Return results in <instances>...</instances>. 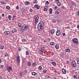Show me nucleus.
Wrapping results in <instances>:
<instances>
[{
  "mask_svg": "<svg viewBox=\"0 0 79 79\" xmlns=\"http://www.w3.org/2000/svg\"><path fill=\"white\" fill-rule=\"evenodd\" d=\"M1 3L3 5H4L5 4V3L4 2H1Z\"/></svg>",
  "mask_w": 79,
  "mask_h": 79,
  "instance_id": "obj_45",
  "label": "nucleus"
},
{
  "mask_svg": "<svg viewBox=\"0 0 79 79\" xmlns=\"http://www.w3.org/2000/svg\"><path fill=\"white\" fill-rule=\"evenodd\" d=\"M60 13L58 12H57V11H56L55 12V14H56V15H57L59 14Z\"/></svg>",
  "mask_w": 79,
  "mask_h": 79,
  "instance_id": "obj_24",
  "label": "nucleus"
},
{
  "mask_svg": "<svg viewBox=\"0 0 79 79\" xmlns=\"http://www.w3.org/2000/svg\"><path fill=\"white\" fill-rule=\"evenodd\" d=\"M43 72L44 73H46L48 72V71L47 70L44 69L43 70Z\"/></svg>",
  "mask_w": 79,
  "mask_h": 79,
  "instance_id": "obj_29",
  "label": "nucleus"
},
{
  "mask_svg": "<svg viewBox=\"0 0 79 79\" xmlns=\"http://www.w3.org/2000/svg\"><path fill=\"white\" fill-rule=\"evenodd\" d=\"M26 52V55H28L29 54V52L28 51H26V52Z\"/></svg>",
  "mask_w": 79,
  "mask_h": 79,
  "instance_id": "obj_25",
  "label": "nucleus"
},
{
  "mask_svg": "<svg viewBox=\"0 0 79 79\" xmlns=\"http://www.w3.org/2000/svg\"><path fill=\"white\" fill-rule=\"evenodd\" d=\"M76 61H77V64H79V59H77Z\"/></svg>",
  "mask_w": 79,
  "mask_h": 79,
  "instance_id": "obj_31",
  "label": "nucleus"
},
{
  "mask_svg": "<svg viewBox=\"0 0 79 79\" xmlns=\"http://www.w3.org/2000/svg\"><path fill=\"white\" fill-rule=\"evenodd\" d=\"M42 69V67L41 66H39L38 68V69L40 71Z\"/></svg>",
  "mask_w": 79,
  "mask_h": 79,
  "instance_id": "obj_26",
  "label": "nucleus"
},
{
  "mask_svg": "<svg viewBox=\"0 0 79 79\" xmlns=\"http://www.w3.org/2000/svg\"><path fill=\"white\" fill-rule=\"evenodd\" d=\"M40 50H42V51H44V50H43V49H42V48H41L40 49Z\"/></svg>",
  "mask_w": 79,
  "mask_h": 79,
  "instance_id": "obj_64",
  "label": "nucleus"
},
{
  "mask_svg": "<svg viewBox=\"0 0 79 79\" xmlns=\"http://www.w3.org/2000/svg\"><path fill=\"white\" fill-rule=\"evenodd\" d=\"M55 32V29H52V30L50 31V32L51 34H53Z\"/></svg>",
  "mask_w": 79,
  "mask_h": 79,
  "instance_id": "obj_13",
  "label": "nucleus"
},
{
  "mask_svg": "<svg viewBox=\"0 0 79 79\" xmlns=\"http://www.w3.org/2000/svg\"><path fill=\"white\" fill-rule=\"evenodd\" d=\"M65 35H66L65 34V33H63V36H65Z\"/></svg>",
  "mask_w": 79,
  "mask_h": 79,
  "instance_id": "obj_59",
  "label": "nucleus"
},
{
  "mask_svg": "<svg viewBox=\"0 0 79 79\" xmlns=\"http://www.w3.org/2000/svg\"><path fill=\"white\" fill-rule=\"evenodd\" d=\"M48 10V6H46L44 8V11H47Z\"/></svg>",
  "mask_w": 79,
  "mask_h": 79,
  "instance_id": "obj_15",
  "label": "nucleus"
},
{
  "mask_svg": "<svg viewBox=\"0 0 79 79\" xmlns=\"http://www.w3.org/2000/svg\"><path fill=\"white\" fill-rule=\"evenodd\" d=\"M73 77L75 79L77 78V76L75 75L73 76Z\"/></svg>",
  "mask_w": 79,
  "mask_h": 79,
  "instance_id": "obj_54",
  "label": "nucleus"
},
{
  "mask_svg": "<svg viewBox=\"0 0 79 79\" xmlns=\"http://www.w3.org/2000/svg\"><path fill=\"white\" fill-rule=\"evenodd\" d=\"M43 50H40L39 51L40 53V54H42L43 53Z\"/></svg>",
  "mask_w": 79,
  "mask_h": 79,
  "instance_id": "obj_28",
  "label": "nucleus"
},
{
  "mask_svg": "<svg viewBox=\"0 0 79 79\" xmlns=\"http://www.w3.org/2000/svg\"><path fill=\"white\" fill-rule=\"evenodd\" d=\"M29 27L26 24H23V25H22L21 27L20 30L24 32L27 30L29 28Z\"/></svg>",
  "mask_w": 79,
  "mask_h": 79,
  "instance_id": "obj_1",
  "label": "nucleus"
},
{
  "mask_svg": "<svg viewBox=\"0 0 79 79\" xmlns=\"http://www.w3.org/2000/svg\"><path fill=\"white\" fill-rule=\"evenodd\" d=\"M29 2H25V5H28L29 4Z\"/></svg>",
  "mask_w": 79,
  "mask_h": 79,
  "instance_id": "obj_37",
  "label": "nucleus"
},
{
  "mask_svg": "<svg viewBox=\"0 0 79 79\" xmlns=\"http://www.w3.org/2000/svg\"><path fill=\"white\" fill-rule=\"evenodd\" d=\"M36 8H37V9H39L40 8V6H38Z\"/></svg>",
  "mask_w": 79,
  "mask_h": 79,
  "instance_id": "obj_47",
  "label": "nucleus"
},
{
  "mask_svg": "<svg viewBox=\"0 0 79 79\" xmlns=\"http://www.w3.org/2000/svg\"><path fill=\"white\" fill-rule=\"evenodd\" d=\"M11 68H12L10 66L7 67V71H8L10 73V72L12 71V69Z\"/></svg>",
  "mask_w": 79,
  "mask_h": 79,
  "instance_id": "obj_10",
  "label": "nucleus"
},
{
  "mask_svg": "<svg viewBox=\"0 0 79 79\" xmlns=\"http://www.w3.org/2000/svg\"><path fill=\"white\" fill-rule=\"evenodd\" d=\"M27 64L29 67H30L31 66V63L30 62L27 61Z\"/></svg>",
  "mask_w": 79,
  "mask_h": 79,
  "instance_id": "obj_16",
  "label": "nucleus"
},
{
  "mask_svg": "<svg viewBox=\"0 0 79 79\" xmlns=\"http://www.w3.org/2000/svg\"><path fill=\"white\" fill-rule=\"evenodd\" d=\"M2 62V59L0 58V63H1Z\"/></svg>",
  "mask_w": 79,
  "mask_h": 79,
  "instance_id": "obj_60",
  "label": "nucleus"
},
{
  "mask_svg": "<svg viewBox=\"0 0 79 79\" xmlns=\"http://www.w3.org/2000/svg\"><path fill=\"white\" fill-rule=\"evenodd\" d=\"M55 2L56 3H59V0H56L55 1Z\"/></svg>",
  "mask_w": 79,
  "mask_h": 79,
  "instance_id": "obj_40",
  "label": "nucleus"
},
{
  "mask_svg": "<svg viewBox=\"0 0 79 79\" xmlns=\"http://www.w3.org/2000/svg\"><path fill=\"white\" fill-rule=\"evenodd\" d=\"M29 11L31 12H32L33 11V10H32V9L31 8L30 9Z\"/></svg>",
  "mask_w": 79,
  "mask_h": 79,
  "instance_id": "obj_44",
  "label": "nucleus"
},
{
  "mask_svg": "<svg viewBox=\"0 0 79 79\" xmlns=\"http://www.w3.org/2000/svg\"><path fill=\"white\" fill-rule=\"evenodd\" d=\"M16 15H13V18H16Z\"/></svg>",
  "mask_w": 79,
  "mask_h": 79,
  "instance_id": "obj_49",
  "label": "nucleus"
},
{
  "mask_svg": "<svg viewBox=\"0 0 79 79\" xmlns=\"http://www.w3.org/2000/svg\"><path fill=\"white\" fill-rule=\"evenodd\" d=\"M19 9V6H17L16 7V9Z\"/></svg>",
  "mask_w": 79,
  "mask_h": 79,
  "instance_id": "obj_56",
  "label": "nucleus"
},
{
  "mask_svg": "<svg viewBox=\"0 0 79 79\" xmlns=\"http://www.w3.org/2000/svg\"><path fill=\"white\" fill-rule=\"evenodd\" d=\"M77 28H78V29H79V24H78L77 26Z\"/></svg>",
  "mask_w": 79,
  "mask_h": 79,
  "instance_id": "obj_57",
  "label": "nucleus"
},
{
  "mask_svg": "<svg viewBox=\"0 0 79 79\" xmlns=\"http://www.w3.org/2000/svg\"><path fill=\"white\" fill-rule=\"evenodd\" d=\"M39 19V18L38 15H36L35 17V24H37L38 20Z\"/></svg>",
  "mask_w": 79,
  "mask_h": 79,
  "instance_id": "obj_2",
  "label": "nucleus"
},
{
  "mask_svg": "<svg viewBox=\"0 0 79 79\" xmlns=\"http://www.w3.org/2000/svg\"><path fill=\"white\" fill-rule=\"evenodd\" d=\"M4 67V66L3 65H2L1 66V69H2Z\"/></svg>",
  "mask_w": 79,
  "mask_h": 79,
  "instance_id": "obj_46",
  "label": "nucleus"
},
{
  "mask_svg": "<svg viewBox=\"0 0 79 79\" xmlns=\"http://www.w3.org/2000/svg\"><path fill=\"white\" fill-rule=\"evenodd\" d=\"M4 33L6 35H8L10 33V31H6L4 32Z\"/></svg>",
  "mask_w": 79,
  "mask_h": 79,
  "instance_id": "obj_11",
  "label": "nucleus"
},
{
  "mask_svg": "<svg viewBox=\"0 0 79 79\" xmlns=\"http://www.w3.org/2000/svg\"><path fill=\"white\" fill-rule=\"evenodd\" d=\"M49 44L51 46H54L55 45V43L54 42H50Z\"/></svg>",
  "mask_w": 79,
  "mask_h": 79,
  "instance_id": "obj_19",
  "label": "nucleus"
},
{
  "mask_svg": "<svg viewBox=\"0 0 79 79\" xmlns=\"http://www.w3.org/2000/svg\"><path fill=\"white\" fill-rule=\"evenodd\" d=\"M49 3V2L48 1H46V4L47 5H48Z\"/></svg>",
  "mask_w": 79,
  "mask_h": 79,
  "instance_id": "obj_48",
  "label": "nucleus"
},
{
  "mask_svg": "<svg viewBox=\"0 0 79 79\" xmlns=\"http://www.w3.org/2000/svg\"><path fill=\"white\" fill-rule=\"evenodd\" d=\"M58 8V7L57 6H55L54 7V9L55 10H56V9H57Z\"/></svg>",
  "mask_w": 79,
  "mask_h": 79,
  "instance_id": "obj_53",
  "label": "nucleus"
},
{
  "mask_svg": "<svg viewBox=\"0 0 79 79\" xmlns=\"http://www.w3.org/2000/svg\"><path fill=\"white\" fill-rule=\"evenodd\" d=\"M52 13V11H49V13L50 14H51Z\"/></svg>",
  "mask_w": 79,
  "mask_h": 79,
  "instance_id": "obj_52",
  "label": "nucleus"
},
{
  "mask_svg": "<svg viewBox=\"0 0 79 79\" xmlns=\"http://www.w3.org/2000/svg\"><path fill=\"white\" fill-rule=\"evenodd\" d=\"M71 2H72V4L74 6H76V5L75 4V3H74L73 2L71 1Z\"/></svg>",
  "mask_w": 79,
  "mask_h": 79,
  "instance_id": "obj_22",
  "label": "nucleus"
},
{
  "mask_svg": "<svg viewBox=\"0 0 79 79\" xmlns=\"http://www.w3.org/2000/svg\"><path fill=\"white\" fill-rule=\"evenodd\" d=\"M22 49L20 47H19V48H18V50L19 51H22Z\"/></svg>",
  "mask_w": 79,
  "mask_h": 79,
  "instance_id": "obj_33",
  "label": "nucleus"
},
{
  "mask_svg": "<svg viewBox=\"0 0 79 79\" xmlns=\"http://www.w3.org/2000/svg\"><path fill=\"white\" fill-rule=\"evenodd\" d=\"M72 41L74 44L76 43L77 44H78V40L77 38H73Z\"/></svg>",
  "mask_w": 79,
  "mask_h": 79,
  "instance_id": "obj_4",
  "label": "nucleus"
},
{
  "mask_svg": "<svg viewBox=\"0 0 79 79\" xmlns=\"http://www.w3.org/2000/svg\"><path fill=\"white\" fill-rule=\"evenodd\" d=\"M38 6V5H35L34 6V7H35V8H36L37 6Z\"/></svg>",
  "mask_w": 79,
  "mask_h": 79,
  "instance_id": "obj_50",
  "label": "nucleus"
},
{
  "mask_svg": "<svg viewBox=\"0 0 79 79\" xmlns=\"http://www.w3.org/2000/svg\"><path fill=\"white\" fill-rule=\"evenodd\" d=\"M52 21L54 22V23H56V20H55V19H53L52 20Z\"/></svg>",
  "mask_w": 79,
  "mask_h": 79,
  "instance_id": "obj_36",
  "label": "nucleus"
},
{
  "mask_svg": "<svg viewBox=\"0 0 79 79\" xmlns=\"http://www.w3.org/2000/svg\"><path fill=\"white\" fill-rule=\"evenodd\" d=\"M57 4L58 6H61V3H60V2H58L57 3Z\"/></svg>",
  "mask_w": 79,
  "mask_h": 79,
  "instance_id": "obj_38",
  "label": "nucleus"
},
{
  "mask_svg": "<svg viewBox=\"0 0 79 79\" xmlns=\"http://www.w3.org/2000/svg\"><path fill=\"white\" fill-rule=\"evenodd\" d=\"M6 9L9 10L10 9V7L8 6H6Z\"/></svg>",
  "mask_w": 79,
  "mask_h": 79,
  "instance_id": "obj_39",
  "label": "nucleus"
},
{
  "mask_svg": "<svg viewBox=\"0 0 79 79\" xmlns=\"http://www.w3.org/2000/svg\"><path fill=\"white\" fill-rule=\"evenodd\" d=\"M21 12L22 14L26 13V10L24 8L22 9Z\"/></svg>",
  "mask_w": 79,
  "mask_h": 79,
  "instance_id": "obj_7",
  "label": "nucleus"
},
{
  "mask_svg": "<svg viewBox=\"0 0 79 79\" xmlns=\"http://www.w3.org/2000/svg\"><path fill=\"white\" fill-rule=\"evenodd\" d=\"M54 66H56V63L55 62H52L51 63Z\"/></svg>",
  "mask_w": 79,
  "mask_h": 79,
  "instance_id": "obj_21",
  "label": "nucleus"
},
{
  "mask_svg": "<svg viewBox=\"0 0 79 79\" xmlns=\"http://www.w3.org/2000/svg\"><path fill=\"white\" fill-rule=\"evenodd\" d=\"M31 74L32 76H36L37 75V73H36L34 72L31 73Z\"/></svg>",
  "mask_w": 79,
  "mask_h": 79,
  "instance_id": "obj_18",
  "label": "nucleus"
},
{
  "mask_svg": "<svg viewBox=\"0 0 79 79\" xmlns=\"http://www.w3.org/2000/svg\"><path fill=\"white\" fill-rule=\"evenodd\" d=\"M12 16L11 15H9L8 16V19H9L10 20L11 19Z\"/></svg>",
  "mask_w": 79,
  "mask_h": 79,
  "instance_id": "obj_35",
  "label": "nucleus"
},
{
  "mask_svg": "<svg viewBox=\"0 0 79 79\" xmlns=\"http://www.w3.org/2000/svg\"><path fill=\"white\" fill-rule=\"evenodd\" d=\"M56 11L60 13V12H61V10H60V9L59 8L56 10Z\"/></svg>",
  "mask_w": 79,
  "mask_h": 79,
  "instance_id": "obj_30",
  "label": "nucleus"
},
{
  "mask_svg": "<svg viewBox=\"0 0 79 79\" xmlns=\"http://www.w3.org/2000/svg\"><path fill=\"white\" fill-rule=\"evenodd\" d=\"M22 42H25V39H23L22 40Z\"/></svg>",
  "mask_w": 79,
  "mask_h": 79,
  "instance_id": "obj_41",
  "label": "nucleus"
},
{
  "mask_svg": "<svg viewBox=\"0 0 79 79\" xmlns=\"http://www.w3.org/2000/svg\"><path fill=\"white\" fill-rule=\"evenodd\" d=\"M19 75L20 76H21V77L22 76V74L21 73H20L19 74Z\"/></svg>",
  "mask_w": 79,
  "mask_h": 79,
  "instance_id": "obj_51",
  "label": "nucleus"
},
{
  "mask_svg": "<svg viewBox=\"0 0 79 79\" xmlns=\"http://www.w3.org/2000/svg\"><path fill=\"white\" fill-rule=\"evenodd\" d=\"M72 64L73 67H77V64L75 61H73L72 62Z\"/></svg>",
  "mask_w": 79,
  "mask_h": 79,
  "instance_id": "obj_5",
  "label": "nucleus"
},
{
  "mask_svg": "<svg viewBox=\"0 0 79 79\" xmlns=\"http://www.w3.org/2000/svg\"><path fill=\"white\" fill-rule=\"evenodd\" d=\"M38 3V2L36 0H35L34 1H33V3L35 4H36Z\"/></svg>",
  "mask_w": 79,
  "mask_h": 79,
  "instance_id": "obj_32",
  "label": "nucleus"
},
{
  "mask_svg": "<svg viewBox=\"0 0 79 79\" xmlns=\"http://www.w3.org/2000/svg\"><path fill=\"white\" fill-rule=\"evenodd\" d=\"M59 45L58 44L55 45V48L56 49H58L59 48Z\"/></svg>",
  "mask_w": 79,
  "mask_h": 79,
  "instance_id": "obj_17",
  "label": "nucleus"
},
{
  "mask_svg": "<svg viewBox=\"0 0 79 79\" xmlns=\"http://www.w3.org/2000/svg\"><path fill=\"white\" fill-rule=\"evenodd\" d=\"M4 48V46H2V45H0V48L1 49H3Z\"/></svg>",
  "mask_w": 79,
  "mask_h": 79,
  "instance_id": "obj_27",
  "label": "nucleus"
},
{
  "mask_svg": "<svg viewBox=\"0 0 79 79\" xmlns=\"http://www.w3.org/2000/svg\"><path fill=\"white\" fill-rule=\"evenodd\" d=\"M36 64V63H34L32 64V65L33 66H35V65Z\"/></svg>",
  "mask_w": 79,
  "mask_h": 79,
  "instance_id": "obj_43",
  "label": "nucleus"
},
{
  "mask_svg": "<svg viewBox=\"0 0 79 79\" xmlns=\"http://www.w3.org/2000/svg\"><path fill=\"white\" fill-rule=\"evenodd\" d=\"M77 15L78 16H79V11H78L77 12Z\"/></svg>",
  "mask_w": 79,
  "mask_h": 79,
  "instance_id": "obj_58",
  "label": "nucleus"
},
{
  "mask_svg": "<svg viewBox=\"0 0 79 79\" xmlns=\"http://www.w3.org/2000/svg\"><path fill=\"white\" fill-rule=\"evenodd\" d=\"M5 16V15L4 14H2V17H4Z\"/></svg>",
  "mask_w": 79,
  "mask_h": 79,
  "instance_id": "obj_62",
  "label": "nucleus"
},
{
  "mask_svg": "<svg viewBox=\"0 0 79 79\" xmlns=\"http://www.w3.org/2000/svg\"><path fill=\"white\" fill-rule=\"evenodd\" d=\"M41 48L43 49L44 50L45 48L44 47H42Z\"/></svg>",
  "mask_w": 79,
  "mask_h": 79,
  "instance_id": "obj_61",
  "label": "nucleus"
},
{
  "mask_svg": "<svg viewBox=\"0 0 79 79\" xmlns=\"http://www.w3.org/2000/svg\"><path fill=\"white\" fill-rule=\"evenodd\" d=\"M52 8H50L49 9V11H52Z\"/></svg>",
  "mask_w": 79,
  "mask_h": 79,
  "instance_id": "obj_55",
  "label": "nucleus"
},
{
  "mask_svg": "<svg viewBox=\"0 0 79 79\" xmlns=\"http://www.w3.org/2000/svg\"><path fill=\"white\" fill-rule=\"evenodd\" d=\"M47 77H48V78L50 77L49 75H47Z\"/></svg>",
  "mask_w": 79,
  "mask_h": 79,
  "instance_id": "obj_63",
  "label": "nucleus"
},
{
  "mask_svg": "<svg viewBox=\"0 0 79 79\" xmlns=\"http://www.w3.org/2000/svg\"><path fill=\"white\" fill-rule=\"evenodd\" d=\"M61 31L59 30H57L56 31V35L57 36H58L61 35Z\"/></svg>",
  "mask_w": 79,
  "mask_h": 79,
  "instance_id": "obj_6",
  "label": "nucleus"
},
{
  "mask_svg": "<svg viewBox=\"0 0 79 79\" xmlns=\"http://www.w3.org/2000/svg\"><path fill=\"white\" fill-rule=\"evenodd\" d=\"M8 55V54L7 52H6L5 53V57H7Z\"/></svg>",
  "mask_w": 79,
  "mask_h": 79,
  "instance_id": "obj_42",
  "label": "nucleus"
},
{
  "mask_svg": "<svg viewBox=\"0 0 79 79\" xmlns=\"http://www.w3.org/2000/svg\"><path fill=\"white\" fill-rule=\"evenodd\" d=\"M18 26L19 27H21V25L20 23H19L18 24Z\"/></svg>",
  "mask_w": 79,
  "mask_h": 79,
  "instance_id": "obj_34",
  "label": "nucleus"
},
{
  "mask_svg": "<svg viewBox=\"0 0 79 79\" xmlns=\"http://www.w3.org/2000/svg\"><path fill=\"white\" fill-rule=\"evenodd\" d=\"M65 51L66 52H70V50L69 48H67V49H65Z\"/></svg>",
  "mask_w": 79,
  "mask_h": 79,
  "instance_id": "obj_20",
  "label": "nucleus"
},
{
  "mask_svg": "<svg viewBox=\"0 0 79 79\" xmlns=\"http://www.w3.org/2000/svg\"><path fill=\"white\" fill-rule=\"evenodd\" d=\"M44 26L38 25V29L39 31H41L43 29V27Z\"/></svg>",
  "mask_w": 79,
  "mask_h": 79,
  "instance_id": "obj_3",
  "label": "nucleus"
},
{
  "mask_svg": "<svg viewBox=\"0 0 79 79\" xmlns=\"http://www.w3.org/2000/svg\"><path fill=\"white\" fill-rule=\"evenodd\" d=\"M64 55V53L63 52H60V57H63Z\"/></svg>",
  "mask_w": 79,
  "mask_h": 79,
  "instance_id": "obj_12",
  "label": "nucleus"
},
{
  "mask_svg": "<svg viewBox=\"0 0 79 79\" xmlns=\"http://www.w3.org/2000/svg\"><path fill=\"white\" fill-rule=\"evenodd\" d=\"M17 60L18 63H20V58L19 56H17Z\"/></svg>",
  "mask_w": 79,
  "mask_h": 79,
  "instance_id": "obj_8",
  "label": "nucleus"
},
{
  "mask_svg": "<svg viewBox=\"0 0 79 79\" xmlns=\"http://www.w3.org/2000/svg\"><path fill=\"white\" fill-rule=\"evenodd\" d=\"M38 26H44V23L42 21H41L40 22L39 24H38Z\"/></svg>",
  "mask_w": 79,
  "mask_h": 79,
  "instance_id": "obj_9",
  "label": "nucleus"
},
{
  "mask_svg": "<svg viewBox=\"0 0 79 79\" xmlns=\"http://www.w3.org/2000/svg\"><path fill=\"white\" fill-rule=\"evenodd\" d=\"M62 72L63 74H66V70H65V69L64 68L62 69Z\"/></svg>",
  "mask_w": 79,
  "mask_h": 79,
  "instance_id": "obj_14",
  "label": "nucleus"
},
{
  "mask_svg": "<svg viewBox=\"0 0 79 79\" xmlns=\"http://www.w3.org/2000/svg\"><path fill=\"white\" fill-rule=\"evenodd\" d=\"M27 70H25L23 72V74H25L26 73H27Z\"/></svg>",
  "mask_w": 79,
  "mask_h": 79,
  "instance_id": "obj_23",
  "label": "nucleus"
}]
</instances>
